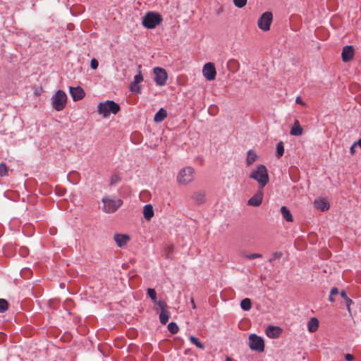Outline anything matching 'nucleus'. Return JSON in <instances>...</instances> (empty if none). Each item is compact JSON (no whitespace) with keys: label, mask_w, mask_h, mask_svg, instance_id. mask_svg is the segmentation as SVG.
<instances>
[{"label":"nucleus","mask_w":361,"mask_h":361,"mask_svg":"<svg viewBox=\"0 0 361 361\" xmlns=\"http://www.w3.org/2000/svg\"><path fill=\"white\" fill-rule=\"evenodd\" d=\"M249 177L258 182L260 189H263L269 180L267 169L264 165H259L250 173Z\"/></svg>","instance_id":"f257e3e1"},{"label":"nucleus","mask_w":361,"mask_h":361,"mask_svg":"<svg viewBox=\"0 0 361 361\" xmlns=\"http://www.w3.org/2000/svg\"><path fill=\"white\" fill-rule=\"evenodd\" d=\"M98 113L106 118L110 114H116L120 111V106L112 100L101 102L97 106Z\"/></svg>","instance_id":"f03ea898"},{"label":"nucleus","mask_w":361,"mask_h":361,"mask_svg":"<svg viewBox=\"0 0 361 361\" xmlns=\"http://www.w3.org/2000/svg\"><path fill=\"white\" fill-rule=\"evenodd\" d=\"M102 202L103 212L108 214L115 212L123 204L121 199L111 198L109 196L104 197Z\"/></svg>","instance_id":"7ed1b4c3"},{"label":"nucleus","mask_w":361,"mask_h":361,"mask_svg":"<svg viewBox=\"0 0 361 361\" xmlns=\"http://www.w3.org/2000/svg\"><path fill=\"white\" fill-rule=\"evenodd\" d=\"M162 21L160 14L155 12H148L142 18V25L148 29H154Z\"/></svg>","instance_id":"20e7f679"},{"label":"nucleus","mask_w":361,"mask_h":361,"mask_svg":"<svg viewBox=\"0 0 361 361\" xmlns=\"http://www.w3.org/2000/svg\"><path fill=\"white\" fill-rule=\"evenodd\" d=\"M194 169L190 166L182 169L177 175V183L183 185L190 183L194 179Z\"/></svg>","instance_id":"39448f33"},{"label":"nucleus","mask_w":361,"mask_h":361,"mask_svg":"<svg viewBox=\"0 0 361 361\" xmlns=\"http://www.w3.org/2000/svg\"><path fill=\"white\" fill-rule=\"evenodd\" d=\"M67 103V96L66 93L59 90L51 97L52 107L57 111H62Z\"/></svg>","instance_id":"423d86ee"},{"label":"nucleus","mask_w":361,"mask_h":361,"mask_svg":"<svg viewBox=\"0 0 361 361\" xmlns=\"http://www.w3.org/2000/svg\"><path fill=\"white\" fill-rule=\"evenodd\" d=\"M249 346L252 350L263 352L264 350V342L262 337L253 334L249 336Z\"/></svg>","instance_id":"0eeeda50"},{"label":"nucleus","mask_w":361,"mask_h":361,"mask_svg":"<svg viewBox=\"0 0 361 361\" xmlns=\"http://www.w3.org/2000/svg\"><path fill=\"white\" fill-rule=\"evenodd\" d=\"M272 19V13L271 12H265L259 18L257 25L261 30L264 31H268L270 29Z\"/></svg>","instance_id":"6e6552de"},{"label":"nucleus","mask_w":361,"mask_h":361,"mask_svg":"<svg viewBox=\"0 0 361 361\" xmlns=\"http://www.w3.org/2000/svg\"><path fill=\"white\" fill-rule=\"evenodd\" d=\"M154 73V81L157 85H164L168 78V75L165 69L156 67L153 69Z\"/></svg>","instance_id":"1a4fd4ad"},{"label":"nucleus","mask_w":361,"mask_h":361,"mask_svg":"<svg viewBox=\"0 0 361 361\" xmlns=\"http://www.w3.org/2000/svg\"><path fill=\"white\" fill-rule=\"evenodd\" d=\"M202 74L207 80H214L216 75V71L214 63L209 62L204 64L202 68Z\"/></svg>","instance_id":"9d476101"},{"label":"nucleus","mask_w":361,"mask_h":361,"mask_svg":"<svg viewBox=\"0 0 361 361\" xmlns=\"http://www.w3.org/2000/svg\"><path fill=\"white\" fill-rule=\"evenodd\" d=\"M263 189L259 188L258 191L248 200L247 204L252 207H259L263 200Z\"/></svg>","instance_id":"9b49d317"},{"label":"nucleus","mask_w":361,"mask_h":361,"mask_svg":"<svg viewBox=\"0 0 361 361\" xmlns=\"http://www.w3.org/2000/svg\"><path fill=\"white\" fill-rule=\"evenodd\" d=\"M282 332V329L276 326L270 325L266 329V335L270 338H278Z\"/></svg>","instance_id":"f8f14e48"},{"label":"nucleus","mask_w":361,"mask_h":361,"mask_svg":"<svg viewBox=\"0 0 361 361\" xmlns=\"http://www.w3.org/2000/svg\"><path fill=\"white\" fill-rule=\"evenodd\" d=\"M355 51L353 46H345L343 47L341 53L342 60L344 62L351 61L354 56Z\"/></svg>","instance_id":"ddd939ff"},{"label":"nucleus","mask_w":361,"mask_h":361,"mask_svg":"<svg viewBox=\"0 0 361 361\" xmlns=\"http://www.w3.org/2000/svg\"><path fill=\"white\" fill-rule=\"evenodd\" d=\"M70 94L74 101L82 99L85 97V92L80 87H70Z\"/></svg>","instance_id":"4468645a"},{"label":"nucleus","mask_w":361,"mask_h":361,"mask_svg":"<svg viewBox=\"0 0 361 361\" xmlns=\"http://www.w3.org/2000/svg\"><path fill=\"white\" fill-rule=\"evenodd\" d=\"M114 240L119 247H122L130 240V237L126 234L116 233L114 235Z\"/></svg>","instance_id":"2eb2a0df"},{"label":"nucleus","mask_w":361,"mask_h":361,"mask_svg":"<svg viewBox=\"0 0 361 361\" xmlns=\"http://www.w3.org/2000/svg\"><path fill=\"white\" fill-rule=\"evenodd\" d=\"M191 200L197 205L202 204L205 202V194L202 191L195 192L191 195Z\"/></svg>","instance_id":"dca6fc26"},{"label":"nucleus","mask_w":361,"mask_h":361,"mask_svg":"<svg viewBox=\"0 0 361 361\" xmlns=\"http://www.w3.org/2000/svg\"><path fill=\"white\" fill-rule=\"evenodd\" d=\"M142 80H143V77L141 74V71H139L138 74H137L134 77V80H133V83L130 85V90L132 92H134L136 93L140 92V88L137 85L139 84L140 82H141Z\"/></svg>","instance_id":"f3484780"},{"label":"nucleus","mask_w":361,"mask_h":361,"mask_svg":"<svg viewBox=\"0 0 361 361\" xmlns=\"http://www.w3.org/2000/svg\"><path fill=\"white\" fill-rule=\"evenodd\" d=\"M319 328V320L316 317H312L307 323V329L310 333H314Z\"/></svg>","instance_id":"a211bd4d"},{"label":"nucleus","mask_w":361,"mask_h":361,"mask_svg":"<svg viewBox=\"0 0 361 361\" xmlns=\"http://www.w3.org/2000/svg\"><path fill=\"white\" fill-rule=\"evenodd\" d=\"M302 133H303V129L301 127L299 121L298 120H296L294 123L293 126L290 129V133L291 135L300 136L302 134Z\"/></svg>","instance_id":"6ab92c4d"},{"label":"nucleus","mask_w":361,"mask_h":361,"mask_svg":"<svg viewBox=\"0 0 361 361\" xmlns=\"http://www.w3.org/2000/svg\"><path fill=\"white\" fill-rule=\"evenodd\" d=\"M154 209L151 204H146L143 208V215L146 220L149 221L154 216Z\"/></svg>","instance_id":"aec40b11"},{"label":"nucleus","mask_w":361,"mask_h":361,"mask_svg":"<svg viewBox=\"0 0 361 361\" xmlns=\"http://www.w3.org/2000/svg\"><path fill=\"white\" fill-rule=\"evenodd\" d=\"M315 207L324 212L329 209V204L325 199H320L314 201Z\"/></svg>","instance_id":"412c9836"},{"label":"nucleus","mask_w":361,"mask_h":361,"mask_svg":"<svg viewBox=\"0 0 361 361\" xmlns=\"http://www.w3.org/2000/svg\"><path fill=\"white\" fill-rule=\"evenodd\" d=\"M167 116V112L166 111L161 108L155 114L154 120L157 123H160L163 121Z\"/></svg>","instance_id":"4be33fe9"},{"label":"nucleus","mask_w":361,"mask_h":361,"mask_svg":"<svg viewBox=\"0 0 361 361\" xmlns=\"http://www.w3.org/2000/svg\"><path fill=\"white\" fill-rule=\"evenodd\" d=\"M281 213L283 216V217L288 222L293 221V216L290 214V210L286 207L283 206L281 208Z\"/></svg>","instance_id":"5701e85b"},{"label":"nucleus","mask_w":361,"mask_h":361,"mask_svg":"<svg viewBox=\"0 0 361 361\" xmlns=\"http://www.w3.org/2000/svg\"><path fill=\"white\" fill-rule=\"evenodd\" d=\"M257 155L252 150H249L246 159L247 166H250L252 165L257 160Z\"/></svg>","instance_id":"b1692460"},{"label":"nucleus","mask_w":361,"mask_h":361,"mask_svg":"<svg viewBox=\"0 0 361 361\" xmlns=\"http://www.w3.org/2000/svg\"><path fill=\"white\" fill-rule=\"evenodd\" d=\"M169 319V312L166 310L161 311L159 314V320L162 324H166Z\"/></svg>","instance_id":"393cba45"},{"label":"nucleus","mask_w":361,"mask_h":361,"mask_svg":"<svg viewBox=\"0 0 361 361\" xmlns=\"http://www.w3.org/2000/svg\"><path fill=\"white\" fill-rule=\"evenodd\" d=\"M241 308L245 311H248L252 307V302L250 298H245L240 302Z\"/></svg>","instance_id":"a878e982"},{"label":"nucleus","mask_w":361,"mask_h":361,"mask_svg":"<svg viewBox=\"0 0 361 361\" xmlns=\"http://www.w3.org/2000/svg\"><path fill=\"white\" fill-rule=\"evenodd\" d=\"M284 154V146L283 142H279L276 145V157L281 158Z\"/></svg>","instance_id":"bb28decb"},{"label":"nucleus","mask_w":361,"mask_h":361,"mask_svg":"<svg viewBox=\"0 0 361 361\" xmlns=\"http://www.w3.org/2000/svg\"><path fill=\"white\" fill-rule=\"evenodd\" d=\"M189 339L190 341V342L194 344L195 345H196L198 348H200L202 350H203L204 348V345L200 343L198 340V338H197L196 337L193 336H190L189 337Z\"/></svg>","instance_id":"cd10ccee"},{"label":"nucleus","mask_w":361,"mask_h":361,"mask_svg":"<svg viewBox=\"0 0 361 361\" xmlns=\"http://www.w3.org/2000/svg\"><path fill=\"white\" fill-rule=\"evenodd\" d=\"M167 328L168 330L173 334H176L179 330L178 325L174 322L169 323Z\"/></svg>","instance_id":"c85d7f7f"},{"label":"nucleus","mask_w":361,"mask_h":361,"mask_svg":"<svg viewBox=\"0 0 361 361\" xmlns=\"http://www.w3.org/2000/svg\"><path fill=\"white\" fill-rule=\"evenodd\" d=\"M8 303L5 299H0V313H3L7 310Z\"/></svg>","instance_id":"c756f323"},{"label":"nucleus","mask_w":361,"mask_h":361,"mask_svg":"<svg viewBox=\"0 0 361 361\" xmlns=\"http://www.w3.org/2000/svg\"><path fill=\"white\" fill-rule=\"evenodd\" d=\"M147 295L152 299L154 302H157V293L154 289L148 288Z\"/></svg>","instance_id":"7c9ffc66"},{"label":"nucleus","mask_w":361,"mask_h":361,"mask_svg":"<svg viewBox=\"0 0 361 361\" xmlns=\"http://www.w3.org/2000/svg\"><path fill=\"white\" fill-rule=\"evenodd\" d=\"M8 175V167L4 163L0 164V176H6Z\"/></svg>","instance_id":"2f4dec72"},{"label":"nucleus","mask_w":361,"mask_h":361,"mask_svg":"<svg viewBox=\"0 0 361 361\" xmlns=\"http://www.w3.org/2000/svg\"><path fill=\"white\" fill-rule=\"evenodd\" d=\"M234 5L238 8H243L247 4V0H233Z\"/></svg>","instance_id":"473e14b6"},{"label":"nucleus","mask_w":361,"mask_h":361,"mask_svg":"<svg viewBox=\"0 0 361 361\" xmlns=\"http://www.w3.org/2000/svg\"><path fill=\"white\" fill-rule=\"evenodd\" d=\"M210 115L215 116L218 112V107L216 105H211L208 109Z\"/></svg>","instance_id":"72a5a7b5"},{"label":"nucleus","mask_w":361,"mask_h":361,"mask_svg":"<svg viewBox=\"0 0 361 361\" xmlns=\"http://www.w3.org/2000/svg\"><path fill=\"white\" fill-rule=\"evenodd\" d=\"M281 257H282V252H274L271 255V257L270 258L269 262H272L273 261H274L276 259H280Z\"/></svg>","instance_id":"f704fd0d"},{"label":"nucleus","mask_w":361,"mask_h":361,"mask_svg":"<svg viewBox=\"0 0 361 361\" xmlns=\"http://www.w3.org/2000/svg\"><path fill=\"white\" fill-rule=\"evenodd\" d=\"M245 257L248 259H253L255 258H261V257H262V255L259 253H254V254H250V255H246Z\"/></svg>","instance_id":"c9c22d12"},{"label":"nucleus","mask_w":361,"mask_h":361,"mask_svg":"<svg viewBox=\"0 0 361 361\" xmlns=\"http://www.w3.org/2000/svg\"><path fill=\"white\" fill-rule=\"evenodd\" d=\"M159 307L161 308V311L166 310H167V305L164 301L159 300L157 301L156 302Z\"/></svg>","instance_id":"e433bc0d"},{"label":"nucleus","mask_w":361,"mask_h":361,"mask_svg":"<svg viewBox=\"0 0 361 361\" xmlns=\"http://www.w3.org/2000/svg\"><path fill=\"white\" fill-rule=\"evenodd\" d=\"M98 65H99L98 61L95 59H93L91 60L90 66L92 69H94V70L97 69L98 67Z\"/></svg>","instance_id":"4c0bfd02"},{"label":"nucleus","mask_w":361,"mask_h":361,"mask_svg":"<svg viewBox=\"0 0 361 361\" xmlns=\"http://www.w3.org/2000/svg\"><path fill=\"white\" fill-rule=\"evenodd\" d=\"M345 300V305H346L348 311L350 313V305L353 303V300L351 299H350L349 298H348Z\"/></svg>","instance_id":"58836bf2"},{"label":"nucleus","mask_w":361,"mask_h":361,"mask_svg":"<svg viewBox=\"0 0 361 361\" xmlns=\"http://www.w3.org/2000/svg\"><path fill=\"white\" fill-rule=\"evenodd\" d=\"M345 359L347 360V361H353L354 360V356L351 354H346L345 355Z\"/></svg>","instance_id":"ea45409f"},{"label":"nucleus","mask_w":361,"mask_h":361,"mask_svg":"<svg viewBox=\"0 0 361 361\" xmlns=\"http://www.w3.org/2000/svg\"><path fill=\"white\" fill-rule=\"evenodd\" d=\"M338 293V289L337 288L334 287L331 289L330 294L331 295H337Z\"/></svg>","instance_id":"a19ab883"},{"label":"nucleus","mask_w":361,"mask_h":361,"mask_svg":"<svg viewBox=\"0 0 361 361\" xmlns=\"http://www.w3.org/2000/svg\"><path fill=\"white\" fill-rule=\"evenodd\" d=\"M295 102L302 106L305 105V103L301 99L300 97H296Z\"/></svg>","instance_id":"79ce46f5"},{"label":"nucleus","mask_w":361,"mask_h":361,"mask_svg":"<svg viewBox=\"0 0 361 361\" xmlns=\"http://www.w3.org/2000/svg\"><path fill=\"white\" fill-rule=\"evenodd\" d=\"M118 180V178L117 176H112L111 178V184L113 185Z\"/></svg>","instance_id":"37998d69"},{"label":"nucleus","mask_w":361,"mask_h":361,"mask_svg":"<svg viewBox=\"0 0 361 361\" xmlns=\"http://www.w3.org/2000/svg\"><path fill=\"white\" fill-rule=\"evenodd\" d=\"M355 145H356V143H354V145H353L350 148V152L352 154H353L355 153Z\"/></svg>","instance_id":"c03bdc74"},{"label":"nucleus","mask_w":361,"mask_h":361,"mask_svg":"<svg viewBox=\"0 0 361 361\" xmlns=\"http://www.w3.org/2000/svg\"><path fill=\"white\" fill-rule=\"evenodd\" d=\"M341 296L343 299H345H345H347V298H348V297L347 296V294H346L345 291H344V290H342V291L341 292Z\"/></svg>","instance_id":"a18cd8bd"},{"label":"nucleus","mask_w":361,"mask_h":361,"mask_svg":"<svg viewBox=\"0 0 361 361\" xmlns=\"http://www.w3.org/2000/svg\"><path fill=\"white\" fill-rule=\"evenodd\" d=\"M190 302H191L192 307L193 309H195L196 308V305H195V301H194L193 298H191Z\"/></svg>","instance_id":"49530a36"},{"label":"nucleus","mask_w":361,"mask_h":361,"mask_svg":"<svg viewBox=\"0 0 361 361\" xmlns=\"http://www.w3.org/2000/svg\"><path fill=\"white\" fill-rule=\"evenodd\" d=\"M329 300L330 302H334V298H333V295H331V294H330V296H329Z\"/></svg>","instance_id":"de8ad7c7"},{"label":"nucleus","mask_w":361,"mask_h":361,"mask_svg":"<svg viewBox=\"0 0 361 361\" xmlns=\"http://www.w3.org/2000/svg\"><path fill=\"white\" fill-rule=\"evenodd\" d=\"M355 143H356V145L357 144V145L360 147V148H361V139H360V140L357 141V142H355Z\"/></svg>","instance_id":"09e8293b"},{"label":"nucleus","mask_w":361,"mask_h":361,"mask_svg":"<svg viewBox=\"0 0 361 361\" xmlns=\"http://www.w3.org/2000/svg\"><path fill=\"white\" fill-rule=\"evenodd\" d=\"M236 63V61H235V60H231V61H229V63H230V64H231V63Z\"/></svg>","instance_id":"8fccbe9b"},{"label":"nucleus","mask_w":361,"mask_h":361,"mask_svg":"<svg viewBox=\"0 0 361 361\" xmlns=\"http://www.w3.org/2000/svg\"><path fill=\"white\" fill-rule=\"evenodd\" d=\"M35 94H39V91H36V92H35Z\"/></svg>","instance_id":"3c124183"},{"label":"nucleus","mask_w":361,"mask_h":361,"mask_svg":"<svg viewBox=\"0 0 361 361\" xmlns=\"http://www.w3.org/2000/svg\"><path fill=\"white\" fill-rule=\"evenodd\" d=\"M35 94H39V91H36V92H35Z\"/></svg>","instance_id":"603ef678"}]
</instances>
